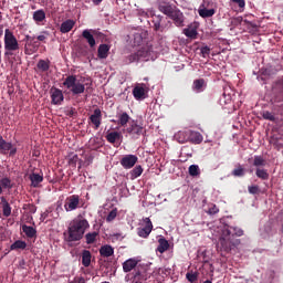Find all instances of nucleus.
<instances>
[{
    "instance_id": "f257e3e1",
    "label": "nucleus",
    "mask_w": 283,
    "mask_h": 283,
    "mask_svg": "<svg viewBox=\"0 0 283 283\" xmlns=\"http://www.w3.org/2000/svg\"><path fill=\"white\" fill-rule=\"evenodd\" d=\"M242 235V229L233 226H224L222 229V233L220 234L219 238L220 251L224 253H230V251L233 250V248L240 245L241 243L240 239H235V237Z\"/></svg>"
},
{
    "instance_id": "f03ea898",
    "label": "nucleus",
    "mask_w": 283,
    "mask_h": 283,
    "mask_svg": "<svg viewBox=\"0 0 283 283\" xmlns=\"http://www.w3.org/2000/svg\"><path fill=\"white\" fill-rule=\"evenodd\" d=\"M88 228H90V223L85 218L83 217L75 218L69 224L67 237L65 238L66 241L67 242L81 241Z\"/></svg>"
},
{
    "instance_id": "7ed1b4c3",
    "label": "nucleus",
    "mask_w": 283,
    "mask_h": 283,
    "mask_svg": "<svg viewBox=\"0 0 283 283\" xmlns=\"http://www.w3.org/2000/svg\"><path fill=\"white\" fill-rule=\"evenodd\" d=\"M158 10L171 19L177 28H182V25H185V15L182 12L171 7L168 2L159 3Z\"/></svg>"
},
{
    "instance_id": "20e7f679",
    "label": "nucleus",
    "mask_w": 283,
    "mask_h": 283,
    "mask_svg": "<svg viewBox=\"0 0 283 283\" xmlns=\"http://www.w3.org/2000/svg\"><path fill=\"white\" fill-rule=\"evenodd\" d=\"M20 45L19 40L10 29L4 30V56H12L18 52Z\"/></svg>"
},
{
    "instance_id": "39448f33",
    "label": "nucleus",
    "mask_w": 283,
    "mask_h": 283,
    "mask_svg": "<svg viewBox=\"0 0 283 283\" xmlns=\"http://www.w3.org/2000/svg\"><path fill=\"white\" fill-rule=\"evenodd\" d=\"M150 271L149 265H138L137 269L132 272V283H143L151 279L153 273Z\"/></svg>"
},
{
    "instance_id": "423d86ee",
    "label": "nucleus",
    "mask_w": 283,
    "mask_h": 283,
    "mask_svg": "<svg viewBox=\"0 0 283 283\" xmlns=\"http://www.w3.org/2000/svg\"><path fill=\"white\" fill-rule=\"evenodd\" d=\"M63 85L66 90H70L74 96L85 92V84L76 82V75H69L64 80Z\"/></svg>"
},
{
    "instance_id": "0eeeda50",
    "label": "nucleus",
    "mask_w": 283,
    "mask_h": 283,
    "mask_svg": "<svg viewBox=\"0 0 283 283\" xmlns=\"http://www.w3.org/2000/svg\"><path fill=\"white\" fill-rule=\"evenodd\" d=\"M253 167L256 168V177L258 178H269V172L263 167H266L268 163L264 156L255 155L252 163Z\"/></svg>"
},
{
    "instance_id": "6e6552de",
    "label": "nucleus",
    "mask_w": 283,
    "mask_h": 283,
    "mask_svg": "<svg viewBox=\"0 0 283 283\" xmlns=\"http://www.w3.org/2000/svg\"><path fill=\"white\" fill-rule=\"evenodd\" d=\"M199 17L202 19H209L216 14V9H213V2L209 0H203V3L200 6L199 9Z\"/></svg>"
},
{
    "instance_id": "1a4fd4ad",
    "label": "nucleus",
    "mask_w": 283,
    "mask_h": 283,
    "mask_svg": "<svg viewBox=\"0 0 283 283\" xmlns=\"http://www.w3.org/2000/svg\"><path fill=\"white\" fill-rule=\"evenodd\" d=\"M149 56V52L145 49H139L135 53H130L128 56L125 57L124 63L129 65L130 63H138L140 59H147Z\"/></svg>"
},
{
    "instance_id": "9d476101",
    "label": "nucleus",
    "mask_w": 283,
    "mask_h": 283,
    "mask_svg": "<svg viewBox=\"0 0 283 283\" xmlns=\"http://www.w3.org/2000/svg\"><path fill=\"white\" fill-rule=\"evenodd\" d=\"M126 132L129 136H136V138H139V136H143V134H145V128L143 127V125L138 124V120L133 119L129 122Z\"/></svg>"
},
{
    "instance_id": "9b49d317",
    "label": "nucleus",
    "mask_w": 283,
    "mask_h": 283,
    "mask_svg": "<svg viewBox=\"0 0 283 283\" xmlns=\"http://www.w3.org/2000/svg\"><path fill=\"white\" fill-rule=\"evenodd\" d=\"M0 154H9L10 157L17 156V147L12 143L3 139V136L0 135Z\"/></svg>"
},
{
    "instance_id": "f8f14e48",
    "label": "nucleus",
    "mask_w": 283,
    "mask_h": 283,
    "mask_svg": "<svg viewBox=\"0 0 283 283\" xmlns=\"http://www.w3.org/2000/svg\"><path fill=\"white\" fill-rule=\"evenodd\" d=\"M144 227H139L137 229V235L144 239H147L149 234H151L154 230L153 221L150 218L144 219Z\"/></svg>"
},
{
    "instance_id": "ddd939ff",
    "label": "nucleus",
    "mask_w": 283,
    "mask_h": 283,
    "mask_svg": "<svg viewBox=\"0 0 283 283\" xmlns=\"http://www.w3.org/2000/svg\"><path fill=\"white\" fill-rule=\"evenodd\" d=\"M51 94V103L52 105H62L63 101H65V96L63 95V91L56 87H51L50 90Z\"/></svg>"
},
{
    "instance_id": "4468645a",
    "label": "nucleus",
    "mask_w": 283,
    "mask_h": 283,
    "mask_svg": "<svg viewBox=\"0 0 283 283\" xmlns=\"http://www.w3.org/2000/svg\"><path fill=\"white\" fill-rule=\"evenodd\" d=\"M139 263H140V260L136 258H130L128 260H125L123 263L124 273H130L132 271L134 272L135 270H137L139 266L143 265Z\"/></svg>"
},
{
    "instance_id": "2eb2a0df",
    "label": "nucleus",
    "mask_w": 283,
    "mask_h": 283,
    "mask_svg": "<svg viewBox=\"0 0 283 283\" xmlns=\"http://www.w3.org/2000/svg\"><path fill=\"white\" fill-rule=\"evenodd\" d=\"M120 165L124 169H132L138 163V156L136 155H125L120 159Z\"/></svg>"
},
{
    "instance_id": "dca6fc26",
    "label": "nucleus",
    "mask_w": 283,
    "mask_h": 283,
    "mask_svg": "<svg viewBox=\"0 0 283 283\" xmlns=\"http://www.w3.org/2000/svg\"><path fill=\"white\" fill-rule=\"evenodd\" d=\"M88 120L94 125V129H98L103 120V113L101 112V108H95L93 114L88 117Z\"/></svg>"
},
{
    "instance_id": "f3484780",
    "label": "nucleus",
    "mask_w": 283,
    "mask_h": 283,
    "mask_svg": "<svg viewBox=\"0 0 283 283\" xmlns=\"http://www.w3.org/2000/svg\"><path fill=\"white\" fill-rule=\"evenodd\" d=\"M153 25L155 32H164L167 25L165 24V17L153 14Z\"/></svg>"
},
{
    "instance_id": "a211bd4d",
    "label": "nucleus",
    "mask_w": 283,
    "mask_h": 283,
    "mask_svg": "<svg viewBox=\"0 0 283 283\" xmlns=\"http://www.w3.org/2000/svg\"><path fill=\"white\" fill-rule=\"evenodd\" d=\"M80 205V197L76 195H73L69 198H66V203H64V209H66L67 212L74 211L76 208H78Z\"/></svg>"
},
{
    "instance_id": "6ab92c4d",
    "label": "nucleus",
    "mask_w": 283,
    "mask_h": 283,
    "mask_svg": "<svg viewBox=\"0 0 283 283\" xmlns=\"http://www.w3.org/2000/svg\"><path fill=\"white\" fill-rule=\"evenodd\" d=\"M107 143L114 145V147H120V140H123V134L118 132H111L106 135Z\"/></svg>"
},
{
    "instance_id": "aec40b11",
    "label": "nucleus",
    "mask_w": 283,
    "mask_h": 283,
    "mask_svg": "<svg viewBox=\"0 0 283 283\" xmlns=\"http://www.w3.org/2000/svg\"><path fill=\"white\" fill-rule=\"evenodd\" d=\"M205 138L202 137V134L196 130H188V143H192V145H200Z\"/></svg>"
},
{
    "instance_id": "412c9836",
    "label": "nucleus",
    "mask_w": 283,
    "mask_h": 283,
    "mask_svg": "<svg viewBox=\"0 0 283 283\" xmlns=\"http://www.w3.org/2000/svg\"><path fill=\"white\" fill-rule=\"evenodd\" d=\"M24 178H43V171L31 165L27 169Z\"/></svg>"
},
{
    "instance_id": "4be33fe9",
    "label": "nucleus",
    "mask_w": 283,
    "mask_h": 283,
    "mask_svg": "<svg viewBox=\"0 0 283 283\" xmlns=\"http://www.w3.org/2000/svg\"><path fill=\"white\" fill-rule=\"evenodd\" d=\"M206 87H207V82L205 81V78L195 80L192 83V90L197 94L205 92Z\"/></svg>"
},
{
    "instance_id": "5701e85b",
    "label": "nucleus",
    "mask_w": 283,
    "mask_h": 283,
    "mask_svg": "<svg viewBox=\"0 0 283 283\" xmlns=\"http://www.w3.org/2000/svg\"><path fill=\"white\" fill-rule=\"evenodd\" d=\"M145 94H147L145 86L137 85L133 88V96L136 101L145 99Z\"/></svg>"
},
{
    "instance_id": "b1692460",
    "label": "nucleus",
    "mask_w": 283,
    "mask_h": 283,
    "mask_svg": "<svg viewBox=\"0 0 283 283\" xmlns=\"http://www.w3.org/2000/svg\"><path fill=\"white\" fill-rule=\"evenodd\" d=\"M169 249V242L165 237H159L158 247L156 248V252L166 253Z\"/></svg>"
},
{
    "instance_id": "393cba45",
    "label": "nucleus",
    "mask_w": 283,
    "mask_h": 283,
    "mask_svg": "<svg viewBox=\"0 0 283 283\" xmlns=\"http://www.w3.org/2000/svg\"><path fill=\"white\" fill-rule=\"evenodd\" d=\"M175 139L180 143V145H185V143H189V129L179 130L175 134Z\"/></svg>"
},
{
    "instance_id": "a878e982",
    "label": "nucleus",
    "mask_w": 283,
    "mask_h": 283,
    "mask_svg": "<svg viewBox=\"0 0 283 283\" xmlns=\"http://www.w3.org/2000/svg\"><path fill=\"white\" fill-rule=\"evenodd\" d=\"M109 44H99L97 49V56L98 59H107L109 56Z\"/></svg>"
},
{
    "instance_id": "bb28decb",
    "label": "nucleus",
    "mask_w": 283,
    "mask_h": 283,
    "mask_svg": "<svg viewBox=\"0 0 283 283\" xmlns=\"http://www.w3.org/2000/svg\"><path fill=\"white\" fill-rule=\"evenodd\" d=\"M83 39H85L86 43H88L90 48H96V39H94V35L90 30H84L82 32Z\"/></svg>"
},
{
    "instance_id": "cd10ccee",
    "label": "nucleus",
    "mask_w": 283,
    "mask_h": 283,
    "mask_svg": "<svg viewBox=\"0 0 283 283\" xmlns=\"http://www.w3.org/2000/svg\"><path fill=\"white\" fill-rule=\"evenodd\" d=\"M1 205H2V216L4 218H10L12 213V208L4 197L1 198Z\"/></svg>"
},
{
    "instance_id": "c85d7f7f",
    "label": "nucleus",
    "mask_w": 283,
    "mask_h": 283,
    "mask_svg": "<svg viewBox=\"0 0 283 283\" xmlns=\"http://www.w3.org/2000/svg\"><path fill=\"white\" fill-rule=\"evenodd\" d=\"M98 253H101L102 258H112L114 255V248L109 244H105L98 250Z\"/></svg>"
},
{
    "instance_id": "c756f323",
    "label": "nucleus",
    "mask_w": 283,
    "mask_h": 283,
    "mask_svg": "<svg viewBox=\"0 0 283 283\" xmlns=\"http://www.w3.org/2000/svg\"><path fill=\"white\" fill-rule=\"evenodd\" d=\"M75 23L76 22H74V20H66L62 22L60 32H62V34H67V32H71V30L74 28Z\"/></svg>"
},
{
    "instance_id": "7c9ffc66",
    "label": "nucleus",
    "mask_w": 283,
    "mask_h": 283,
    "mask_svg": "<svg viewBox=\"0 0 283 283\" xmlns=\"http://www.w3.org/2000/svg\"><path fill=\"white\" fill-rule=\"evenodd\" d=\"M82 264L84 268H88L92 264V253L88 250L82 252Z\"/></svg>"
},
{
    "instance_id": "2f4dec72",
    "label": "nucleus",
    "mask_w": 283,
    "mask_h": 283,
    "mask_svg": "<svg viewBox=\"0 0 283 283\" xmlns=\"http://www.w3.org/2000/svg\"><path fill=\"white\" fill-rule=\"evenodd\" d=\"M129 120H132V117L129 116V114H127V112H124L119 114L117 125H119L120 127H125L127 126V123H129Z\"/></svg>"
},
{
    "instance_id": "473e14b6",
    "label": "nucleus",
    "mask_w": 283,
    "mask_h": 283,
    "mask_svg": "<svg viewBox=\"0 0 283 283\" xmlns=\"http://www.w3.org/2000/svg\"><path fill=\"white\" fill-rule=\"evenodd\" d=\"M22 231L30 239H33L35 235H38V231L32 226H22Z\"/></svg>"
},
{
    "instance_id": "72a5a7b5",
    "label": "nucleus",
    "mask_w": 283,
    "mask_h": 283,
    "mask_svg": "<svg viewBox=\"0 0 283 283\" xmlns=\"http://www.w3.org/2000/svg\"><path fill=\"white\" fill-rule=\"evenodd\" d=\"M99 237V232H88L85 234V243L90 244H94L96 239H98Z\"/></svg>"
},
{
    "instance_id": "f704fd0d",
    "label": "nucleus",
    "mask_w": 283,
    "mask_h": 283,
    "mask_svg": "<svg viewBox=\"0 0 283 283\" xmlns=\"http://www.w3.org/2000/svg\"><path fill=\"white\" fill-rule=\"evenodd\" d=\"M33 21H35L36 23L45 21V11H43V9H40L33 12Z\"/></svg>"
},
{
    "instance_id": "c9c22d12",
    "label": "nucleus",
    "mask_w": 283,
    "mask_h": 283,
    "mask_svg": "<svg viewBox=\"0 0 283 283\" xmlns=\"http://www.w3.org/2000/svg\"><path fill=\"white\" fill-rule=\"evenodd\" d=\"M36 67L39 72H48L50 70V61L39 60Z\"/></svg>"
},
{
    "instance_id": "e433bc0d",
    "label": "nucleus",
    "mask_w": 283,
    "mask_h": 283,
    "mask_svg": "<svg viewBox=\"0 0 283 283\" xmlns=\"http://www.w3.org/2000/svg\"><path fill=\"white\" fill-rule=\"evenodd\" d=\"M25 249H27V243L21 240H18L13 244L10 245L11 251L25 250Z\"/></svg>"
},
{
    "instance_id": "4c0bfd02",
    "label": "nucleus",
    "mask_w": 283,
    "mask_h": 283,
    "mask_svg": "<svg viewBox=\"0 0 283 283\" xmlns=\"http://www.w3.org/2000/svg\"><path fill=\"white\" fill-rule=\"evenodd\" d=\"M188 171H189V175L192 176V178L200 176V167L198 165H191Z\"/></svg>"
},
{
    "instance_id": "58836bf2",
    "label": "nucleus",
    "mask_w": 283,
    "mask_h": 283,
    "mask_svg": "<svg viewBox=\"0 0 283 283\" xmlns=\"http://www.w3.org/2000/svg\"><path fill=\"white\" fill-rule=\"evenodd\" d=\"M34 52H36V46H34L32 42H28L24 45V54L30 55V54H34Z\"/></svg>"
},
{
    "instance_id": "ea45409f",
    "label": "nucleus",
    "mask_w": 283,
    "mask_h": 283,
    "mask_svg": "<svg viewBox=\"0 0 283 283\" xmlns=\"http://www.w3.org/2000/svg\"><path fill=\"white\" fill-rule=\"evenodd\" d=\"M184 34L188 39H196L198 36V31L196 29H185Z\"/></svg>"
},
{
    "instance_id": "a19ab883",
    "label": "nucleus",
    "mask_w": 283,
    "mask_h": 283,
    "mask_svg": "<svg viewBox=\"0 0 283 283\" xmlns=\"http://www.w3.org/2000/svg\"><path fill=\"white\" fill-rule=\"evenodd\" d=\"M67 163L71 167H76V163H78V155L70 154L67 157Z\"/></svg>"
},
{
    "instance_id": "79ce46f5",
    "label": "nucleus",
    "mask_w": 283,
    "mask_h": 283,
    "mask_svg": "<svg viewBox=\"0 0 283 283\" xmlns=\"http://www.w3.org/2000/svg\"><path fill=\"white\" fill-rule=\"evenodd\" d=\"M186 280H188L190 283H196L198 280V272L189 271L186 273Z\"/></svg>"
},
{
    "instance_id": "37998d69",
    "label": "nucleus",
    "mask_w": 283,
    "mask_h": 283,
    "mask_svg": "<svg viewBox=\"0 0 283 283\" xmlns=\"http://www.w3.org/2000/svg\"><path fill=\"white\" fill-rule=\"evenodd\" d=\"M1 187L4 189H12L13 188V182L11 181L10 178H3L0 181Z\"/></svg>"
},
{
    "instance_id": "c03bdc74",
    "label": "nucleus",
    "mask_w": 283,
    "mask_h": 283,
    "mask_svg": "<svg viewBox=\"0 0 283 283\" xmlns=\"http://www.w3.org/2000/svg\"><path fill=\"white\" fill-rule=\"evenodd\" d=\"M262 118H264V120H271L272 123H275V115L269 111H264L262 113Z\"/></svg>"
},
{
    "instance_id": "a18cd8bd",
    "label": "nucleus",
    "mask_w": 283,
    "mask_h": 283,
    "mask_svg": "<svg viewBox=\"0 0 283 283\" xmlns=\"http://www.w3.org/2000/svg\"><path fill=\"white\" fill-rule=\"evenodd\" d=\"M132 176L134 178H138L139 176H143V166L138 165L136 166L132 171H130Z\"/></svg>"
},
{
    "instance_id": "49530a36",
    "label": "nucleus",
    "mask_w": 283,
    "mask_h": 283,
    "mask_svg": "<svg viewBox=\"0 0 283 283\" xmlns=\"http://www.w3.org/2000/svg\"><path fill=\"white\" fill-rule=\"evenodd\" d=\"M232 175L237 177L244 176V168L242 167V165H238L235 169L232 171Z\"/></svg>"
},
{
    "instance_id": "de8ad7c7",
    "label": "nucleus",
    "mask_w": 283,
    "mask_h": 283,
    "mask_svg": "<svg viewBox=\"0 0 283 283\" xmlns=\"http://www.w3.org/2000/svg\"><path fill=\"white\" fill-rule=\"evenodd\" d=\"M249 193L252 196H256L261 193L260 186H249Z\"/></svg>"
},
{
    "instance_id": "09e8293b",
    "label": "nucleus",
    "mask_w": 283,
    "mask_h": 283,
    "mask_svg": "<svg viewBox=\"0 0 283 283\" xmlns=\"http://www.w3.org/2000/svg\"><path fill=\"white\" fill-rule=\"evenodd\" d=\"M242 17H238V18H232L231 19V25L233 28H238V25H242Z\"/></svg>"
},
{
    "instance_id": "8fccbe9b",
    "label": "nucleus",
    "mask_w": 283,
    "mask_h": 283,
    "mask_svg": "<svg viewBox=\"0 0 283 283\" xmlns=\"http://www.w3.org/2000/svg\"><path fill=\"white\" fill-rule=\"evenodd\" d=\"M31 186L39 188L44 178H31Z\"/></svg>"
},
{
    "instance_id": "3c124183",
    "label": "nucleus",
    "mask_w": 283,
    "mask_h": 283,
    "mask_svg": "<svg viewBox=\"0 0 283 283\" xmlns=\"http://www.w3.org/2000/svg\"><path fill=\"white\" fill-rule=\"evenodd\" d=\"M116 216H117V210L116 209L111 210V212L108 213V216L106 218V221L113 222L114 219L116 218Z\"/></svg>"
},
{
    "instance_id": "603ef678",
    "label": "nucleus",
    "mask_w": 283,
    "mask_h": 283,
    "mask_svg": "<svg viewBox=\"0 0 283 283\" xmlns=\"http://www.w3.org/2000/svg\"><path fill=\"white\" fill-rule=\"evenodd\" d=\"M200 52L203 59H207V56H209V54L211 53V49L206 45L200 49Z\"/></svg>"
},
{
    "instance_id": "864d4df0",
    "label": "nucleus",
    "mask_w": 283,
    "mask_h": 283,
    "mask_svg": "<svg viewBox=\"0 0 283 283\" xmlns=\"http://www.w3.org/2000/svg\"><path fill=\"white\" fill-rule=\"evenodd\" d=\"M137 14L139 17H144L145 19H149V17H151V12L145 11L143 9L137 10Z\"/></svg>"
},
{
    "instance_id": "5fc2aeb1",
    "label": "nucleus",
    "mask_w": 283,
    "mask_h": 283,
    "mask_svg": "<svg viewBox=\"0 0 283 283\" xmlns=\"http://www.w3.org/2000/svg\"><path fill=\"white\" fill-rule=\"evenodd\" d=\"M36 39H38V41L45 43V40L48 39V32H43V34L38 35Z\"/></svg>"
},
{
    "instance_id": "6e6d98bb",
    "label": "nucleus",
    "mask_w": 283,
    "mask_h": 283,
    "mask_svg": "<svg viewBox=\"0 0 283 283\" xmlns=\"http://www.w3.org/2000/svg\"><path fill=\"white\" fill-rule=\"evenodd\" d=\"M70 283H86L83 276H75L74 280Z\"/></svg>"
},
{
    "instance_id": "4d7b16f0",
    "label": "nucleus",
    "mask_w": 283,
    "mask_h": 283,
    "mask_svg": "<svg viewBox=\"0 0 283 283\" xmlns=\"http://www.w3.org/2000/svg\"><path fill=\"white\" fill-rule=\"evenodd\" d=\"M233 3H238L239 8H244L247 2L244 0H232Z\"/></svg>"
},
{
    "instance_id": "13d9d810",
    "label": "nucleus",
    "mask_w": 283,
    "mask_h": 283,
    "mask_svg": "<svg viewBox=\"0 0 283 283\" xmlns=\"http://www.w3.org/2000/svg\"><path fill=\"white\" fill-rule=\"evenodd\" d=\"M135 41H136L137 45H140V43L143 42V36L140 34H136Z\"/></svg>"
},
{
    "instance_id": "bf43d9fd",
    "label": "nucleus",
    "mask_w": 283,
    "mask_h": 283,
    "mask_svg": "<svg viewBox=\"0 0 283 283\" xmlns=\"http://www.w3.org/2000/svg\"><path fill=\"white\" fill-rule=\"evenodd\" d=\"M34 36H32V35H25V38H24V41H28L27 43H31V45H32V42L34 41Z\"/></svg>"
},
{
    "instance_id": "052dcab7",
    "label": "nucleus",
    "mask_w": 283,
    "mask_h": 283,
    "mask_svg": "<svg viewBox=\"0 0 283 283\" xmlns=\"http://www.w3.org/2000/svg\"><path fill=\"white\" fill-rule=\"evenodd\" d=\"M243 22L245 23V25H250V28H258V24H255L249 20H244Z\"/></svg>"
},
{
    "instance_id": "680f3d73",
    "label": "nucleus",
    "mask_w": 283,
    "mask_h": 283,
    "mask_svg": "<svg viewBox=\"0 0 283 283\" xmlns=\"http://www.w3.org/2000/svg\"><path fill=\"white\" fill-rule=\"evenodd\" d=\"M74 114H76V109L71 108V109L69 111V113H67V116L72 117V116H74Z\"/></svg>"
},
{
    "instance_id": "e2e57ef3",
    "label": "nucleus",
    "mask_w": 283,
    "mask_h": 283,
    "mask_svg": "<svg viewBox=\"0 0 283 283\" xmlns=\"http://www.w3.org/2000/svg\"><path fill=\"white\" fill-rule=\"evenodd\" d=\"M93 3H96V6H98V3H101L103 0H92Z\"/></svg>"
},
{
    "instance_id": "0e129e2a",
    "label": "nucleus",
    "mask_w": 283,
    "mask_h": 283,
    "mask_svg": "<svg viewBox=\"0 0 283 283\" xmlns=\"http://www.w3.org/2000/svg\"><path fill=\"white\" fill-rule=\"evenodd\" d=\"M218 212V210L217 209H212V210H210V213H217Z\"/></svg>"
},
{
    "instance_id": "69168bd1",
    "label": "nucleus",
    "mask_w": 283,
    "mask_h": 283,
    "mask_svg": "<svg viewBox=\"0 0 283 283\" xmlns=\"http://www.w3.org/2000/svg\"><path fill=\"white\" fill-rule=\"evenodd\" d=\"M56 182V179H53L50 181V184H55Z\"/></svg>"
},
{
    "instance_id": "338daca9",
    "label": "nucleus",
    "mask_w": 283,
    "mask_h": 283,
    "mask_svg": "<svg viewBox=\"0 0 283 283\" xmlns=\"http://www.w3.org/2000/svg\"><path fill=\"white\" fill-rule=\"evenodd\" d=\"M281 232L283 233V223L281 224Z\"/></svg>"
},
{
    "instance_id": "774afa93",
    "label": "nucleus",
    "mask_w": 283,
    "mask_h": 283,
    "mask_svg": "<svg viewBox=\"0 0 283 283\" xmlns=\"http://www.w3.org/2000/svg\"><path fill=\"white\" fill-rule=\"evenodd\" d=\"M203 283H211V281L207 280V281H205Z\"/></svg>"
}]
</instances>
